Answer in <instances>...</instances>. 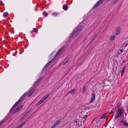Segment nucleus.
Here are the masks:
<instances>
[{
    "mask_svg": "<svg viewBox=\"0 0 128 128\" xmlns=\"http://www.w3.org/2000/svg\"><path fill=\"white\" fill-rule=\"evenodd\" d=\"M34 91L33 90H31L28 93V96H31L33 93Z\"/></svg>",
    "mask_w": 128,
    "mask_h": 128,
    "instance_id": "nucleus-15",
    "label": "nucleus"
},
{
    "mask_svg": "<svg viewBox=\"0 0 128 128\" xmlns=\"http://www.w3.org/2000/svg\"><path fill=\"white\" fill-rule=\"evenodd\" d=\"M123 124L124 126H128V123H127L125 122H123Z\"/></svg>",
    "mask_w": 128,
    "mask_h": 128,
    "instance_id": "nucleus-20",
    "label": "nucleus"
},
{
    "mask_svg": "<svg viewBox=\"0 0 128 128\" xmlns=\"http://www.w3.org/2000/svg\"><path fill=\"white\" fill-rule=\"evenodd\" d=\"M63 49V48H62L61 49H60L58 51L56 54L55 55V57H56L60 53V52L62 51V50Z\"/></svg>",
    "mask_w": 128,
    "mask_h": 128,
    "instance_id": "nucleus-10",
    "label": "nucleus"
},
{
    "mask_svg": "<svg viewBox=\"0 0 128 128\" xmlns=\"http://www.w3.org/2000/svg\"><path fill=\"white\" fill-rule=\"evenodd\" d=\"M3 122H0V126L1 125V124H3Z\"/></svg>",
    "mask_w": 128,
    "mask_h": 128,
    "instance_id": "nucleus-31",
    "label": "nucleus"
},
{
    "mask_svg": "<svg viewBox=\"0 0 128 128\" xmlns=\"http://www.w3.org/2000/svg\"><path fill=\"white\" fill-rule=\"evenodd\" d=\"M49 94H47L45 95L44 96L41 100L36 104V106H38L41 104L44 100H45L49 96Z\"/></svg>",
    "mask_w": 128,
    "mask_h": 128,
    "instance_id": "nucleus-3",
    "label": "nucleus"
},
{
    "mask_svg": "<svg viewBox=\"0 0 128 128\" xmlns=\"http://www.w3.org/2000/svg\"><path fill=\"white\" fill-rule=\"evenodd\" d=\"M25 123L22 122L21 124H20L19 126H18L17 128H20L23 126L24 125Z\"/></svg>",
    "mask_w": 128,
    "mask_h": 128,
    "instance_id": "nucleus-17",
    "label": "nucleus"
},
{
    "mask_svg": "<svg viewBox=\"0 0 128 128\" xmlns=\"http://www.w3.org/2000/svg\"><path fill=\"white\" fill-rule=\"evenodd\" d=\"M60 122V120H58L56 121V122L54 124V126H56L58 125L59 124V123Z\"/></svg>",
    "mask_w": 128,
    "mask_h": 128,
    "instance_id": "nucleus-16",
    "label": "nucleus"
},
{
    "mask_svg": "<svg viewBox=\"0 0 128 128\" xmlns=\"http://www.w3.org/2000/svg\"><path fill=\"white\" fill-rule=\"evenodd\" d=\"M53 59L50 60L48 62L43 68L42 70H44L47 67V66L49 65L52 62Z\"/></svg>",
    "mask_w": 128,
    "mask_h": 128,
    "instance_id": "nucleus-9",
    "label": "nucleus"
},
{
    "mask_svg": "<svg viewBox=\"0 0 128 128\" xmlns=\"http://www.w3.org/2000/svg\"><path fill=\"white\" fill-rule=\"evenodd\" d=\"M91 98H90V102L91 103L94 100L95 98V94L92 93L91 95Z\"/></svg>",
    "mask_w": 128,
    "mask_h": 128,
    "instance_id": "nucleus-6",
    "label": "nucleus"
},
{
    "mask_svg": "<svg viewBox=\"0 0 128 128\" xmlns=\"http://www.w3.org/2000/svg\"><path fill=\"white\" fill-rule=\"evenodd\" d=\"M29 113L28 112H27L26 113V114L21 119V120L22 121H23L24 120L28 115Z\"/></svg>",
    "mask_w": 128,
    "mask_h": 128,
    "instance_id": "nucleus-12",
    "label": "nucleus"
},
{
    "mask_svg": "<svg viewBox=\"0 0 128 128\" xmlns=\"http://www.w3.org/2000/svg\"><path fill=\"white\" fill-rule=\"evenodd\" d=\"M52 15L53 16H56L58 15V13L54 12L52 14Z\"/></svg>",
    "mask_w": 128,
    "mask_h": 128,
    "instance_id": "nucleus-18",
    "label": "nucleus"
},
{
    "mask_svg": "<svg viewBox=\"0 0 128 128\" xmlns=\"http://www.w3.org/2000/svg\"><path fill=\"white\" fill-rule=\"evenodd\" d=\"M55 126L54 125V126H52L50 128H55Z\"/></svg>",
    "mask_w": 128,
    "mask_h": 128,
    "instance_id": "nucleus-30",
    "label": "nucleus"
},
{
    "mask_svg": "<svg viewBox=\"0 0 128 128\" xmlns=\"http://www.w3.org/2000/svg\"><path fill=\"white\" fill-rule=\"evenodd\" d=\"M83 28L82 27L80 26L78 28L75 32L71 34H70V36L72 38H74L78 35L81 32Z\"/></svg>",
    "mask_w": 128,
    "mask_h": 128,
    "instance_id": "nucleus-1",
    "label": "nucleus"
},
{
    "mask_svg": "<svg viewBox=\"0 0 128 128\" xmlns=\"http://www.w3.org/2000/svg\"><path fill=\"white\" fill-rule=\"evenodd\" d=\"M43 15H45L46 16L48 15L47 13L46 12H44L43 13Z\"/></svg>",
    "mask_w": 128,
    "mask_h": 128,
    "instance_id": "nucleus-25",
    "label": "nucleus"
},
{
    "mask_svg": "<svg viewBox=\"0 0 128 128\" xmlns=\"http://www.w3.org/2000/svg\"><path fill=\"white\" fill-rule=\"evenodd\" d=\"M120 27H118L116 30V34H119L120 33Z\"/></svg>",
    "mask_w": 128,
    "mask_h": 128,
    "instance_id": "nucleus-11",
    "label": "nucleus"
},
{
    "mask_svg": "<svg viewBox=\"0 0 128 128\" xmlns=\"http://www.w3.org/2000/svg\"><path fill=\"white\" fill-rule=\"evenodd\" d=\"M75 122H76V123H77L78 122V121H77L76 120Z\"/></svg>",
    "mask_w": 128,
    "mask_h": 128,
    "instance_id": "nucleus-33",
    "label": "nucleus"
},
{
    "mask_svg": "<svg viewBox=\"0 0 128 128\" xmlns=\"http://www.w3.org/2000/svg\"><path fill=\"white\" fill-rule=\"evenodd\" d=\"M33 30L34 32H36L38 31V29L37 28H34Z\"/></svg>",
    "mask_w": 128,
    "mask_h": 128,
    "instance_id": "nucleus-23",
    "label": "nucleus"
},
{
    "mask_svg": "<svg viewBox=\"0 0 128 128\" xmlns=\"http://www.w3.org/2000/svg\"><path fill=\"white\" fill-rule=\"evenodd\" d=\"M118 2V0H115L113 4H116Z\"/></svg>",
    "mask_w": 128,
    "mask_h": 128,
    "instance_id": "nucleus-22",
    "label": "nucleus"
},
{
    "mask_svg": "<svg viewBox=\"0 0 128 128\" xmlns=\"http://www.w3.org/2000/svg\"><path fill=\"white\" fill-rule=\"evenodd\" d=\"M115 38V36H111L110 38V39L111 40H113Z\"/></svg>",
    "mask_w": 128,
    "mask_h": 128,
    "instance_id": "nucleus-21",
    "label": "nucleus"
},
{
    "mask_svg": "<svg viewBox=\"0 0 128 128\" xmlns=\"http://www.w3.org/2000/svg\"><path fill=\"white\" fill-rule=\"evenodd\" d=\"M120 52H123V50L122 49H121V50H120Z\"/></svg>",
    "mask_w": 128,
    "mask_h": 128,
    "instance_id": "nucleus-32",
    "label": "nucleus"
},
{
    "mask_svg": "<svg viewBox=\"0 0 128 128\" xmlns=\"http://www.w3.org/2000/svg\"><path fill=\"white\" fill-rule=\"evenodd\" d=\"M87 117V115H85L84 117L83 118L84 119L86 118Z\"/></svg>",
    "mask_w": 128,
    "mask_h": 128,
    "instance_id": "nucleus-28",
    "label": "nucleus"
},
{
    "mask_svg": "<svg viewBox=\"0 0 128 128\" xmlns=\"http://www.w3.org/2000/svg\"><path fill=\"white\" fill-rule=\"evenodd\" d=\"M40 79H39V80H38L36 82V84L38 82L40 81Z\"/></svg>",
    "mask_w": 128,
    "mask_h": 128,
    "instance_id": "nucleus-29",
    "label": "nucleus"
},
{
    "mask_svg": "<svg viewBox=\"0 0 128 128\" xmlns=\"http://www.w3.org/2000/svg\"><path fill=\"white\" fill-rule=\"evenodd\" d=\"M104 0H99L94 6V8L98 7Z\"/></svg>",
    "mask_w": 128,
    "mask_h": 128,
    "instance_id": "nucleus-5",
    "label": "nucleus"
},
{
    "mask_svg": "<svg viewBox=\"0 0 128 128\" xmlns=\"http://www.w3.org/2000/svg\"><path fill=\"white\" fill-rule=\"evenodd\" d=\"M126 66H124L123 68H122V70L124 71L125 70V69H126Z\"/></svg>",
    "mask_w": 128,
    "mask_h": 128,
    "instance_id": "nucleus-27",
    "label": "nucleus"
},
{
    "mask_svg": "<svg viewBox=\"0 0 128 128\" xmlns=\"http://www.w3.org/2000/svg\"><path fill=\"white\" fill-rule=\"evenodd\" d=\"M8 15V13L7 12H5L3 14V16L4 17H6Z\"/></svg>",
    "mask_w": 128,
    "mask_h": 128,
    "instance_id": "nucleus-19",
    "label": "nucleus"
},
{
    "mask_svg": "<svg viewBox=\"0 0 128 128\" xmlns=\"http://www.w3.org/2000/svg\"><path fill=\"white\" fill-rule=\"evenodd\" d=\"M23 106L22 105H21L20 106L18 107L14 111V112H16L19 111L22 108Z\"/></svg>",
    "mask_w": 128,
    "mask_h": 128,
    "instance_id": "nucleus-7",
    "label": "nucleus"
},
{
    "mask_svg": "<svg viewBox=\"0 0 128 128\" xmlns=\"http://www.w3.org/2000/svg\"><path fill=\"white\" fill-rule=\"evenodd\" d=\"M124 72V71L122 70L121 72V75L122 76L123 75Z\"/></svg>",
    "mask_w": 128,
    "mask_h": 128,
    "instance_id": "nucleus-26",
    "label": "nucleus"
},
{
    "mask_svg": "<svg viewBox=\"0 0 128 128\" xmlns=\"http://www.w3.org/2000/svg\"><path fill=\"white\" fill-rule=\"evenodd\" d=\"M27 94L26 93H24L23 95L20 98V99L18 100L17 102L16 103L14 104L13 106L11 108L10 112L12 111L14 109L15 107L18 104V103L24 98L25 96Z\"/></svg>",
    "mask_w": 128,
    "mask_h": 128,
    "instance_id": "nucleus-2",
    "label": "nucleus"
},
{
    "mask_svg": "<svg viewBox=\"0 0 128 128\" xmlns=\"http://www.w3.org/2000/svg\"><path fill=\"white\" fill-rule=\"evenodd\" d=\"M68 8V7L67 5H64L63 6V9L65 10H66Z\"/></svg>",
    "mask_w": 128,
    "mask_h": 128,
    "instance_id": "nucleus-13",
    "label": "nucleus"
},
{
    "mask_svg": "<svg viewBox=\"0 0 128 128\" xmlns=\"http://www.w3.org/2000/svg\"><path fill=\"white\" fill-rule=\"evenodd\" d=\"M76 90L74 89H73L72 90L69 92L68 93H70L72 94H74Z\"/></svg>",
    "mask_w": 128,
    "mask_h": 128,
    "instance_id": "nucleus-14",
    "label": "nucleus"
},
{
    "mask_svg": "<svg viewBox=\"0 0 128 128\" xmlns=\"http://www.w3.org/2000/svg\"><path fill=\"white\" fill-rule=\"evenodd\" d=\"M123 109L120 108L118 110L117 113L116 115V118H118L120 117L121 115L123 114Z\"/></svg>",
    "mask_w": 128,
    "mask_h": 128,
    "instance_id": "nucleus-4",
    "label": "nucleus"
},
{
    "mask_svg": "<svg viewBox=\"0 0 128 128\" xmlns=\"http://www.w3.org/2000/svg\"><path fill=\"white\" fill-rule=\"evenodd\" d=\"M86 90V87H84V88L83 90H82L83 92H85Z\"/></svg>",
    "mask_w": 128,
    "mask_h": 128,
    "instance_id": "nucleus-24",
    "label": "nucleus"
},
{
    "mask_svg": "<svg viewBox=\"0 0 128 128\" xmlns=\"http://www.w3.org/2000/svg\"><path fill=\"white\" fill-rule=\"evenodd\" d=\"M53 59L50 60L48 62L43 68L42 70H44L47 67V66L49 65L52 62Z\"/></svg>",
    "mask_w": 128,
    "mask_h": 128,
    "instance_id": "nucleus-8",
    "label": "nucleus"
}]
</instances>
